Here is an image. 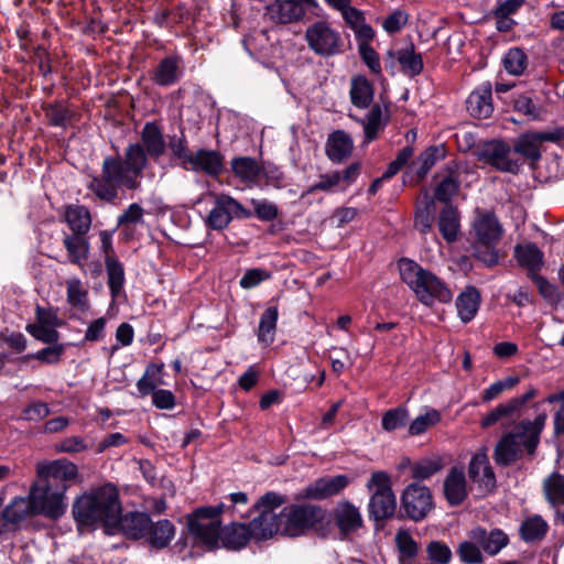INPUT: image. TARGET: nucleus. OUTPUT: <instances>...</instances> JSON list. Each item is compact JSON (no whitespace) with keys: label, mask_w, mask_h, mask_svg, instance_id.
Returning <instances> with one entry per match:
<instances>
[{"label":"nucleus","mask_w":564,"mask_h":564,"mask_svg":"<svg viewBox=\"0 0 564 564\" xmlns=\"http://www.w3.org/2000/svg\"><path fill=\"white\" fill-rule=\"evenodd\" d=\"M140 139L141 142L128 144L123 156L104 158L100 173L91 175L86 185L96 198L115 204L120 198L121 191L140 189L149 159L158 161L166 153V140L158 122H145Z\"/></svg>","instance_id":"obj_1"},{"label":"nucleus","mask_w":564,"mask_h":564,"mask_svg":"<svg viewBox=\"0 0 564 564\" xmlns=\"http://www.w3.org/2000/svg\"><path fill=\"white\" fill-rule=\"evenodd\" d=\"M39 478L30 488V498L36 514L58 519L67 508L65 492L78 476L77 466L66 459L39 466Z\"/></svg>","instance_id":"obj_2"},{"label":"nucleus","mask_w":564,"mask_h":564,"mask_svg":"<svg viewBox=\"0 0 564 564\" xmlns=\"http://www.w3.org/2000/svg\"><path fill=\"white\" fill-rule=\"evenodd\" d=\"M72 512L78 528H96L101 524L110 533L121 513L116 486L106 484L82 495L74 501Z\"/></svg>","instance_id":"obj_3"},{"label":"nucleus","mask_w":564,"mask_h":564,"mask_svg":"<svg viewBox=\"0 0 564 564\" xmlns=\"http://www.w3.org/2000/svg\"><path fill=\"white\" fill-rule=\"evenodd\" d=\"M546 421L545 414H539L533 421L522 420L505 433L494 448V460L498 466L507 467L521 459L527 453L533 456L540 443V436Z\"/></svg>","instance_id":"obj_4"},{"label":"nucleus","mask_w":564,"mask_h":564,"mask_svg":"<svg viewBox=\"0 0 564 564\" xmlns=\"http://www.w3.org/2000/svg\"><path fill=\"white\" fill-rule=\"evenodd\" d=\"M401 280L413 291L419 302L433 306L435 302L451 303L453 293L445 282L415 261L402 258L398 262Z\"/></svg>","instance_id":"obj_5"},{"label":"nucleus","mask_w":564,"mask_h":564,"mask_svg":"<svg viewBox=\"0 0 564 564\" xmlns=\"http://www.w3.org/2000/svg\"><path fill=\"white\" fill-rule=\"evenodd\" d=\"M367 487L372 491L368 503L369 517L376 521L393 517L397 509V501L391 488L389 475L384 471L373 473Z\"/></svg>","instance_id":"obj_6"},{"label":"nucleus","mask_w":564,"mask_h":564,"mask_svg":"<svg viewBox=\"0 0 564 564\" xmlns=\"http://www.w3.org/2000/svg\"><path fill=\"white\" fill-rule=\"evenodd\" d=\"M478 161L502 173L518 174L523 161L512 154L511 147L502 140L492 139L479 144L475 150Z\"/></svg>","instance_id":"obj_7"},{"label":"nucleus","mask_w":564,"mask_h":564,"mask_svg":"<svg viewBox=\"0 0 564 564\" xmlns=\"http://www.w3.org/2000/svg\"><path fill=\"white\" fill-rule=\"evenodd\" d=\"M213 198L212 208L204 219L207 229L221 231L226 229L235 218L249 219L253 215L230 195L215 194Z\"/></svg>","instance_id":"obj_8"},{"label":"nucleus","mask_w":564,"mask_h":564,"mask_svg":"<svg viewBox=\"0 0 564 564\" xmlns=\"http://www.w3.org/2000/svg\"><path fill=\"white\" fill-rule=\"evenodd\" d=\"M305 40L308 47L323 57H330L343 52L344 42L340 33L326 21H316L307 26Z\"/></svg>","instance_id":"obj_9"},{"label":"nucleus","mask_w":564,"mask_h":564,"mask_svg":"<svg viewBox=\"0 0 564 564\" xmlns=\"http://www.w3.org/2000/svg\"><path fill=\"white\" fill-rule=\"evenodd\" d=\"M321 508L312 505H292L282 510V534L291 538L303 535L319 520Z\"/></svg>","instance_id":"obj_10"},{"label":"nucleus","mask_w":564,"mask_h":564,"mask_svg":"<svg viewBox=\"0 0 564 564\" xmlns=\"http://www.w3.org/2000/svg\"><path fill=\"white\" fill-rule=\"evenodd\" d=\"M433 507V497L429 487L419 482H412L405 487L401 497V508L409 519L415 522L422 521Z\"/></svg>","instance_id":"obj_11"},{"label":"nucleus","mask_w":564,"mask_h":564,"mask_svg":"<svg viewBox=\"0 0 564 564\" xmlns=\"http://www.w3.org/2000/svg\"><path fill=\"white\" fill-rule=\"evenodd\" d=\"M330 521L338 530L341 541L351 540L364 528L360 509L348 500L336 503L330 513Z\"/></svg>","instance_id":"obj_12"},{"label":"nucleus","mask_w":564,"mask_h":564,"mask_svg":"<svg viewBox=\"0 0 564 564\" xmlns=\"http://www.w3.org/2000/svg\"><path fill=\"white\" fill-rule=\"evenodd\" d=\"M316 0H274L267 6V14L276 23L300 21L307 9L316 7Z\"/></svg>","instance_id":"obj_13"},{"label":"nucleus","mask_w":564,"mask_h":564,"mask_svg":"<svg viewBox=\"0 0 564 564\" xmlns=\"http://www.w3.org/2000/svg\"><path fill=\"white\" fill-rule=\"evenodd\" d=\"M349 484L350 479L346 475L324 476L307 485L301 497L324 500L340 494Z\"/></svg>","instance_id":"obj_14"},{"label":"nucleus","mask_w":564,"mask_h":564,"mask_svg":"<svg viewBox=\"0 0 564 564\" xmlns=\"http://www.w3.org/2000/svg\"><path fill=\"white\" fill-rule=\"evenodd\" d=\"M474 242L482 246L496 245L502 237L503 229L494 213L478 212L473 223Z\"/></svg>","instance_id":"obj_15"},{"label":"nucleus","mask_w":564,"mask_h":564,"mask_svg":"<svg viewBox=\"0 0 564 564\" xmlns=\"http://www.w3.org/2000/svg\"><path fill=\"white\" fill-rule=\"evenodd\" d=\"M354 140L345 130L337 129L332 131L326 139L324 151L326 158L333 164H344L354 152Z\"/></svg>","instance_id":"obj_16"},{"label":"nucleus","mask_w":564,"mask_h":564,"mask_svg":"<svg viewBox=\"0 0 564 564\" xmlns=\"http://www.w3.org/2000/svg\"><path fill=\"white\" fill-rule=\"evenodd\" d=\"M460 164L457 161H448L442 172L441 180L435 187L434 197L438 202L449 203L460 187Z\"/></svg>","instance_id":"obj_17"},{"label":"nucleus","mask_w":564,"mask_h":564,"mask_svg":"<svg viewBox=\"0 0 564 564\" xmlns=\"http://www.w3.org/2000/svg\"><path fill=\"white\" fill-rule=\"evenodd\" d=\"M468 538L478 543L489 556L499 554L510 542L508 534L499 528L487 531L482 527H476L468 532Z\"/></svg>","instance_id":"obj_18"},{"label":"nucleus","mask_w":564,"mask_h":564,"mask_svg":"<svg viewBox=\"0 0 564 564\" xmlns=\"http://www.w3.org/2000/svg\"><path fill=\"white\" fill-rule=\"evenodd\" d=\"M468 476L471 481L487 490L496 487V475L485 447L480 448L471 456L468 464Z\"/></svg>","instance_id":"obj_19"},{"label":"nucleus","mask_w":564,"mask_h":564,"mask_svg":"<svg viewBox=\"0 0 564 564\" xmlns=\"http://www.w3.org/2000/svg\"><path fill=\"white\" fill-rule=\"evenodd\" d=\"M536 390L534 388H530L522 395L514 397L505 403L498 404L489 413L482 416L480 426L482 429H488L497 424L502 419L510 417L516 412H518L528 401L534 398Z\"/></svg>","instance_id":"obj_20"},{"label":"nucleus","mask_w":564,"mask_h":564,"mask_svg":"<svg viewBox=\"0 0 564 564\" xmlns=\"http://www.w3.org/2000/svg\"><path fill=\"white\" fill-rule=\"evenodd\" d=\"M388 112V107H384L383 109L379 104H375L364 118H355V120L361 124L364 130V145L375 141L379 133L383 131L389 121Z\"/></svg>","instance_id":"obj_21"},{"label":"nucleus","mask_w":564,"mask_h":564,"mask_svg":"<svg viewBox=\"0 0 564 564\" xmlns=\"http://www.w3.org/2000/svg\"><path fill=\"white\" fill-rule=\"evenodd\" d=\"M150 519L151 517L147 512L131 511L126 514L121 512L112 530L118 529L129 539L141 540L145 536Z\"/></svg>","instance_id":"obj_22"},{"label":"nucleus","mask_w":564,"mask_h":564,"mask_svg":"<svg viewBox=\"0 0 564 564\" xmlns=\"http://www.w3.org/2000/svg\"><path fill=\"white\" fill-rule=\"evenodd\" d=\"M252 539L258 542L267 541L279 532L282 533L283 520L282 514L262 511L258 517L249 522Z\"/></svg>","instance_id":"obj_23"},{"label":"nucleus","mask_w":564,"mask_h":564,"mask_svg":"<svg viewBox=\"0 0 564 564\" xmlns=\"http://www.w3.org/2000/svg\"><path fill=\"white\" fill-rule=\"evenodd\" d=\"M191 159L193 163H186L184 170L217 176L224 167L223 155L215 150L199 149L192 153Z\"/></svg>","instance_id":"obj_24"},{"label":"nucleus","mask_w":564,"mask_h":564,"mask_svg":"<svg viewBox=\"0 0 564 564\" xmlns=\"http://www.w3.org/2000/svg\"><path fill=\"white\" fill-rule=\"evenodd\" d=\"M189 533L208 550L221 547L223 529L220 521L199 522L196 520L188 521Z\"/></svg>","instance_id":"obj_25"},{"label":"nucleus","mask_w":564,"mask_h":564,"mask_svg":"<svg viewBox=\"0 0 564 564\" xmlns=\"http://www.w3.org/2000/svg\"><path fill=\"white\" fill-rule=\"evenodd\" d=\"M175 533L176 528L170 520L161 519L154 522L150 519V525L147 530L145 536H143V540L149 547L161 551L171 544Z\"/></svg>","instance_id":"obj_26"},{"label":"nucleus","mask_w":564,"mask_h":564,"mask_svg":"<svg viewBox=\"0 0 564 564\" xmlns=\"http://www.w3.org/2000/svg\"><path fill=\"white\" fill-rule=\"evenodd\" d=\"M182 57L177 54L165 56L151 74V79L159 86L169 87L182 76Z\"/></svg>","instance_id":"obj_27"},{"label":"nucleus","mask_w":564,"mask_h":564,"mask_svg":"<svg viewBox=\"0 0 564 564\" xmlns=\"http://www.w3.org/2000/svg\"><path fill=\"white\" fill-rule=\"evenodd\" d=\"M466 106L473 117L489 118L494 111L491 84L485 83L471 91Z\"/></svg>","instance_id":"obj_28"},{"label":"nucleus","mask_w":564,"mask_h":564,"mask_svg":"<svg viewBox=\"0 0 564 564\" xmlns=\"http://www.w3.org/2000/svg\"><path fill=\"white\" fill-rule=\"evenodd\" d=\"M63 246L66 249L68 261L72 264L84 269L90 251V243L87 235L65 234L63 238Z\"/></svg>","instance_id":"obj_29"},{"label":"nucleus","mask_w":564,"mask_h":564,"mask_svg":"<svg viewBox=\"0 0 564 564\" xmlns=\"http://www.w3.org/2000/svg\"><path fill=\"white\" fill-rule=\"evenodd\" d=\"M444 495L451 506H459L466 499V477L462 468H451L444 480Z\"/></svg>","instance_id":"obj_30"},{"label":"nucleus","mask_w":564,"mask_h":564,"mask_svg":"<svg viewBox=\"0 0 564 564\" xmlns=\"http://www.w3.org/2000/svg\"><path fill=\"white\" fill-rule=\"evenodd\" d=\"M514 258L518 264L528 271V275L538 273L544 265V254L533 242L517 245Z\"/></svg>","instance_id":"obj_31"},{"label":"nucleus","mask_w":564,"mask_h":564,"mask_svg":"<svg viewBox=\"0 0 564 564\" xmlns=\"http://www.w3.org/2000/svg\"><path fill=\"white\" fill-rule=\"evenodd\" d=\"M251 538L249 524L231 522L223 528L221 547L239 551L247 546Z\"/></svg>","instance_id":"obj_32"},{"label":"nucleus","mask_w":564,"mask_h":564,"mask_svg":"<svg viewBox=\"0 0 564 564\" xmlns=\"http://www.w3.org/2000/svg\"><path fill=\"white\" fill-rule=\"evenodd\" d=\"M64 221L70 229V234L87 235L91 227V215L89 209L79 204H70L64 208Z\"/></svg>","instance_id":"obj_33"},{"label":"nucleus","mask_w":564,"mask_h":564,"mask_svg":"<svg viewBox=\"0 0 564 564\" xmlns=\"http://www.w3.org/2000/svg\"><path fill=\"white\" fill-rule=\"evenodd\" d=\"M440 234L447 243H454L460 232V216L456 207L446 205L438 214Z\"/></svg>","instance_id":"obj_34"},{"label":"nucleus","mask_w":564,"mask_h":564,"mask_svg":"<svg viewBox=\"0 0 564 564\" xmlns=\"http://www.w3.org/2000/svg\"><path fill=\"white\" fill-rule=\"evenodd\" d=\"M480 293L477 288L468 285L456 299V310L463 323H469L476 316L480 306Z\"/></svg>","instance_id":"obj_35"},{"label":"nucleus","mask_w":564,"mask_h":564,"mask_svg":"<svg viewBox=\"0 0 564 564\" xmlns=\"http://www.w3.org/2000/svg\"><path fill=\"white\" fill-rule=\"evenodd\" d=\"M349 95L355 107L367 109L372 104L375 88L365 76H356L351 78Z\"/></svg>","instance_id":"obj_36"},{"label":"nucleus","mask_w":564,"mask_h":564,"mask_svg":"<svg viewBox=\"0 0 564 564\" xmlns=\"http://www.w3.org/2000/svg\"><path fill=\"white\" fill-rule=\"evenodd\" d=\"M230 165L235 176L245 183L254 184L261 176V165L254 158H234Z\"/></svg>","instance_id":"obj_37"},{"label":"nucleus","mask_w":564,"mask_h":564,"mask_svg":"<svg viewBox=\"0 0 564 564\" xmlns=\"http://www.w3.org/2000/svg\"><path fill=\"white\" fill-rule=\"evenodd\" d=\"M540 145L541 141L538 133L527 132L518 137L511 150L514 156L519 154L531 162H536L541 159Z\"/></svg>","instance_id":"obj_38"},{"label":"nucleus","mask_w":564,"mask_h":564,"mask_svg":"<svg viewBox=\"0 0 564 564\" xmlns=\"http://www.w3.org/2000/svg\"><path fill=\"white\" fill-rule=\"evenodd\" d=\"M67 303L80 313H86L90 308L89 293L78 278L66 280Z\"/></svg>","instance_id":"obj_39"},{"label":"nucleus","mask_w":564,"mask_h":564,"mask_svg":"<svg viewBox=\"0 0 564 564\" xmlns=\"http://www.w3.org/2000/svg\"><path fill=\"white\" fill-rule=\"evenodd\" d=\"M105 267L107 272V285L111 297L116 300L122 293L124 288V268L118 258L105 259Z\"/></svg>","instance_id":"obj_40"},{"label":"nucleus","mask_w":564,"mask_h":564,"mask_svg":"<svg viewBox=\"0 0 564 564\" xmlns=\"http://www.w3.org/2000/svg\"><path fill=\"white\" fill-rule=\"evenodd\" d=\"M549 531L547 522L539 514L524 519L520 525V538L527 543L542 541Z\"/></svg>","instance_id":"obj_41"},{"label":"nucleus","mask_w":564,"mask_h":564,"mask_svg":"<svg viewBox=\"0 0 564 564\" xmlns=\"http://www.w3.org/2000/svg\"><path fill=\"white\" fill-rule=\"evenodd\" d=\"M398 550L399 564H414V558L419 554V544L409 531L400 529L394 536Z\"/></svg>","instance_id":"obj_42"},{"label":"nucleus","mask_w":564,"mask_h":564,"mask_svg":"<svg viewBox=\"0 0 564 564\" xmlns=\"http://www.w3.org/2000/svg\"><path fill=\"white\" fill-rule=\"evenodd\" d=\"M164 364H149L143 376L137 382V389L141 397H147L158 389V386L164 384L163 380Z\"/></svg>","instance_id":"obj_43"},{"label":"nucleus","mask_w":564,"mask_h":564,"mask_svg":"<svg viewBox=\"0 0 564 564\" xmlns=\"http://www.w3.org/2000/svg\"><path fill=\"white\" fill-rule=\"evenodd\" d=\"M279 318L276 306H269L260 316L257 337L259 343L269 346L274 341V334Z\"/></svg>","instance_id":"obj_44"},{"label":"nucleus","mask_w":564,"mask_h":564,"mask_svg":"<svg viewBox=\"0 0 564 564\" xmlns=\"http://www.w3.org/2000/svg\"><path fill=\"white\" fill-rule=\"evenodd\" d=\"M36 514L33 510V503L28 497L14 498L3 510L2 516L7 522L19 523L26 519L29 516Z\"/></svg>","instance_id":"obj_45"},{"label":"nucleus","mask_w":564,"mask_h":564,"mask_svg":"<svg viewBox=\"0 0 564 564\" xmlns=\"http://www.w3.org/2000/svg\"><path fill=\"white\" fill-rule=\"evenodd\" d=\"M48 124L66 129L72 122L75 113L62 101H53L43 106Z\"/></svg>","instance_id":"obj_46"},{"label":"nucleus","mask_w":564,"mask_h":564,"mask_svg":"<svg viewBox=\"0 0 564 564\" xmlns=\"http://www.w3.org/2000/svg\"><path fill=\"white\" fill-rule=\"evenodd\" d=\"M397 59L403 73L410 77L417 76L423 70L424 64L422 55L415 52L413 44L400 50Z\"/></svg>","instance_id":"obj_47"},{"label":"nucleus","mask_w":564,"mask_h":564,"mask_svg":"<svg viewBox=\"0 0 564 564\" xmlns=\"http://www.w3.org/2000/svg\"><path fill=\"white\" fill-rule=\"evenodd\" d=\"M545 499L553 507L564 505V476L558 473L551 474L543 482Z\"/></svg>","instance_id":"obj_48"},{"label":"nucleus","mask_w":564,"mask_h":564,"mask_svg":"<svg viewBox=\"0 0 564 564\" xmlns=\"http://www.w3.org/2000/svg\"><path fill=\"white\" fill-rule=\"evenodd\" d=\"M445 156L443 147L432 145L425 149L413 162L414 171L420 178H423L437 161Z\"/></svg>","instance_id":"obj_49"},{"label":"nucleus","mask_w":564,"mask_h":564,"mask_svg":"<svg viewBox=\"0 0 564 564\" xmlns=\"http://www.w3.org/2000/svg\"><path fill=\"white\" fill-rule=\"evenodd\" d=\"M170 150L173 159L178 161V164L184 169L186 163H193L191 155L192 151L188 148V143L184 132L180 134L169 135L166 141V150Z\"/></svg>","instance_id":"obj_50"},{"label":"nucleus","mask_w":564,"mask_h":564,"mask_svg":"<svg viewBox=\"0 0 564 564\" xmlns=\"http://www.w3.org/2000/svg\"><path fill=\"white\" fill-rule=\"evenodd\" d=\"M423 206H417L414 217V226L421 234H427L433 226L434 199L427 192L424 194Z\"/></svg>","instance_id":"obj_51"},{"label":"nucleus","mask_w":564,"mask_h":564,"mask_svg":"<svg viewBox=\"0 0 564 564\" xmlns=\"http://www.w3.org/2000/svg\"><path fill=\"white\" fill-rule=\"evenodd\" d=\"M441 413L436 409L429 408L424 414L416 416L410 424L408 432L411 436L424 434L431 427L441 422Z\"/></svg>","instance_id":"obj_52"},{"label":"nucleus","mask_w":564,"mask_h":564,"mask_svg":"<svg viewBox=\"0 0 564 564\" xmlns=\"http://www.w3.org/2000/svg\"><path fill=\"white\" fill-rule=\"evenodd\" d=\"M409 422V410L405 406H397L386 411L381 419V426L386 432L405 427Z\"/></svg>","instance_id":"obj_53"},{"label":"nucleus","mask_w":564,"mask_h":564,"mask_svg":"<svg viewBox=\"0 0 564 564\" xmlns=\"http://www.w3.org/2000/svg\"><path fill=\"white\" fill-rule=\"evenodd\" d=\"M503 66L508 74L520 76L528 66V56L521 48H510L503 57Z\"/></svg>","instance_id":"obj_54"},{"label":"nucleus","mask_w":564,"mask_h":564,"mask_svg":"<svg viewBox=\"0 0 564 564\" xmlns=\"http://www.w3.org/2000/svg\"><path fill=\"white\" fill-rule=\"evenodd\" d=\"M456 552L463 564H484L485 562L481 547L471 539L460 542Z\"/></svg>","instance_id":"obj_55"},{"label":"nucleus","mask_w":564,"mask_h":564,"mask_svg":"<svg viewBox=\"0 0 564 564\" xmlns=\"http://www.w3.org/2000/svg\"><path fill=\"white\" fill-rule=\"evenodd\" d=\"M144 209L138 203L130 204L118 217L117 225L128 231L131 226L143 224Z\"/></svg>","instance_id":"obj_56"},{"label":"nucleus","mask_w":564,"mask_h":564,"mask_svg":"<svg viewBox=\"0 0 564 564\" xmlns=\"http://www.w3.org/2000/svg\"><path fill=\"white\" fill-rule=\"evenodd\" d=\"M339 176L336 171L321 174L318 177V181L307 187V189L302 194V197H305L306 195L314 194L315 192H325V193H333L339 187Z\"/></svg>","instance_id":"obj_57"},{"label":"nucleus","mask_w":564,"mask_h":564,"mask_svg":"<svg viewBox=\"0 0 564 564\" xmlns=\"http://www.w3.org/2000/svg\"><path fill=\"white\" fill-rule=\"evenodd\" d=\"M427 558L434 564H449L453 553L447 544L441 541H431L426 545Z\"/></svg>","instance_id":"obj_58"},{"label":"nucleus","mask_w":564,"mask_h":564,"mask_svg":"<svg viewBox=\"0 0 564 564\" xmlns=\"http://www.w3.org/2000/svg\"><path fill=\"white\" fill-rule=\"evenodd\" d=\"M286 501L288 499L284 495L275 491H268L252 506V510L259 511L260 513L265 510L273 512L274 509L281 507Z\"/></svg>","instance_id":"obj_59"},{"label":"nucleus","mask_w":564,"mask_h":564,"mask_svg":"<svg viewBox=\"0 0 564 564\" xmlns=\"http://www.w3.org/2000/svg\"><path fill=\"white\" fill-rule=\"evenodd\" d=\"M496 245L482 246L478 242H473V256L487 267H494L499 261L498 252L495 248Z\"/></svg>","instance_id":"obj_60"},{"label":"nucleus","mask_w":564,"mask_h":564,"mask_svg":"<svg viewBox=\"0 0 564 564\" xmlns=\"http://www.w3.org/2000/svg\"><path fill=\"white\" fill-rule=\"evenodd\" d=\"M26 332L32 335L35 339L44 344H56L59 339V333L54 327L29 324L25 327Z\"/></svg>","instance_id":"obj_61"},{"label":"nucleus","mask_w":564,"mask_h":564,"mask_svg":"<svg viewBox=\"0 0 564 564\" xmlns=\"http://www.w3.org/2000/svg\"><path fill=\"white\" fill-rule=\"evenodd\" d=\"M271 279V272L262 268H252L245 272L239 281L242 289L249 290L258 286L261 282Z\"/></svg>","instance_id":"obj_62"},{"label":"nucleus","mask_w":564,"mask_h":564,"mask_svg":"<svg viewBox=\"0 0 564 564\" xmlns=\"http://www.w3.org/2000/svg\"><path fill=\"white\" fill-rule=\"evenodd\" d=\"M251 205L259 220L272 221L278 217V206L267 199H251Z\"/></svg>","instance_id":"obj_63"},{"label":"nucleus","mask_w":564,"mask_h":564,"mask_svg":"<svg viewBox=\"0 0 564 564\" xmlns=\"http://www.w3.org/2000/svg\"><path fill=\"white\" fill-rule=\"evenodd\" d=\"M63 352L64 345L56 343L36 351L32 357L43 364L55 365L59 362Z\"/></svg>","instance_id":"obj_64"}]
</instances>
